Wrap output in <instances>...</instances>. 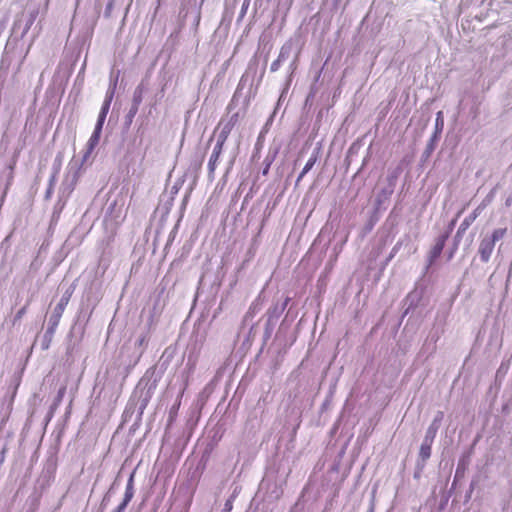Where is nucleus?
<instances>
[{"instance_id": "obj_4", "label": "nucleus", "mask_w": 512, "mask_h": 512, "mask_svg": "<svg viewBox=\"0 0 512 512\" xmlns=\"http://www.w3.org/2000/svg\"><path fill=\"white\" fill-rule=\"evenodd\" d=\"M489 203V200H484L480 205L477 206V208L474 209V211L468 215L460 224L458 227V230L454 236L453 239V249L449 255V258L453 257L454 252L458 249V246L467 231V229L471 226V224L480 216L482 211L486 208L487 204Z\"/></svg>"}, {"instance_id": "obj_7", "label": "nucleus", "mask_w": 512, "mask_h": 512, "mask_svg": "<svg viewBox=\"0 0 512 512\" xmlns=\"http://www.w3.org/2000/svg\"><path fill=\"white\" fill-rule=\"evenodd\" d=\"M120 71H114L112 70L110 73V81H109V87L105 94V99L102 104V108L110 109L111 102L114 98L115 91L118 84Z\"/></svg>"}, {"instance_id": "obj_33", "label": "nucleus", "mask_w": 512, "mask_h": 512, "mask_svg": "<svg viewBox=\"0 0 512 512\" xmlns=\"http://www.w3.org/2000/svg\"><path fill=\"white\" fill-rule=\"evenodd\" d=\"M65 393H66V386L60 387V389L58 390L57 395L55 397V401H54L55 405H58L62 401Z\"/></svg>"}, {"instance_id": "obj_8", "label": "nucleus", "mask_w": 512, "mask_h": 512, "mask_svg": "<svg viewBox=\"0 0 512 512\" xmlns=\"http://www.w3.org/2000/svg\"><path fill=\"white\" fill-rule=\"evenodd\" d=\"M494 248L495 244H493L492 241H489L486 237H483L480 240L477 252L481 262L488 263L490 261Z\"/></svg>"}, {"instance_id": "obj_36", "label": "nucleus", "mask_w": 512, "mask_h": 512, "mask_svg": "<svg viewBox=\"0 0 512 512\" xmlns=\"http://www.w3.org/2000/svg\"><path fill=\"white\" fill-rule=\"evenodd\" d=\"M465 471V462L464 460H461L459 461L458 465H457V469H456V477L460 474H463Z\"/></svg>"}, {"instance_id": "obj_44", "label": "nucleus", "mask_w": 512, "mask_h": 512, "mask_svg": "<svg viewBox=\"0 0 512 512\" xmlns=\"http://www.w3.org/2000/svg\"><path fill=\"white\" fill-rule=\"evenodd\" d=\"M269 167H270V162L267 163L266 167L263 169V174H267L268 171H269Z\"/></svg>"}, {"instance_id": "obj_25", "label": "nucleus", "mask_w": 512, "mask_h": 512, "mask_svg": "<svg viewBox=\"0 0 512 512\" xmlns=\"http://www.w3.org/2000/svg\"><path fill=\"white\" fill-rule=\"evenodd\" d=\"M439 338H440V334L438 332H431L430 335L428 336L426 342H430V343L429 344L426 343L425 345L431 344L430 354H432L435 351L436 342L439 340Z\"/></svg>"}, {"instance_id": "obj_32", "label": "nucleus", "mask_w": 512, "mask_h": 512, "mask_svg": "<svg viewBox=\"0 0 512 512\" xmlns=\"http://www.w3.org/2000/svg\"><path fill=\"white\" fill-rule=\"evenodd\" d=\"M62 164V158L57 155L52 166V172L59 174Z\"/></svg>"}, {"instance_id": "obj_14", "label": "nucleus", "mask_w": 512, "mask_h": 512, "mask_svg": "<svg viewBox=\"0 0 512 512\" xmlns=\"http://www.w3.org/2000/svg\"><path fill=\"white\" fill-rule=\"evenodd\" d=\"M318 155H319V150L318 149L314 150L313 153L311 154L309 160L305 164L304 168L298 175L296 184H298L303 179V177L313 168V166L315 165V163L318 160Z\"/></svg>"}, {"instance_id": "obj_19", "label": "nucleus", "mask_w": 512, "mask_h": 512, "mask_svg": "<svg viewBox=\"0 0 512 512\" xmlns=\"http://www.w3.org/2000/svg\"><path fill=\"white\" fill-rule=\"evenodd\" d=\"M507 232L506 228H497L494 229L490 235H486L485 237L492 241L493 244H496L497 241L501 240Z\"/></svg>"}, {"instance_id": "obj_10", "label": "nucleus", "mask_w": 512, "mask_h": 512, "mask_svg": "<svg viewBox=\"0 0 512 512\" xmlns=\"http://www.w3.org/2000/svg\"><path fill=\"white\" fill-rule=\"evenodd\" d=\"M448 238L449 232H445L436 239V242L429 253V264H432L441 255Z\"/></svg>"}, {"instance_id": "obj_24", "label": "nucleus", "mask_w": 512, "mask_h": 512, "mask_svg": "<svg viewBox=\"0 0 512 512\" xmlns=\"http://www.w3.org/2000/svg\"><path fill=\"white\" fill-rule=\"evenodd\" d=\"M224 144H225L224 142H220V141L216 140V143L214 145V148L212 150L210 158L219 160L221 153L223 151Z\"/></svg>"}, {"instance_id": "obj_18", "label": "nucleus", "mask_w": 512, "mask_h": 512, "mask_svg": "<svg viewBox=\"0 0 512 512\" xmlns=\"http://www.w3.org/2000/svg\"><path fill=\"white\" fill-rule=\"evenodd\" d=\"M431 449L432 448L420 446L418 461H417V467L420 470H422L424 468L426 461L430 458Z\"/></svg>"}, {"instance_id": "obj_38", "label": "nucleus", "mask_w": 512, "mask_h": 512, "mask_svg": "<svg viewBox=\"0 0 512 512\" xmlns=\"http://www.w3.org/2000/svg\"><path fill=\"white\" fill-rule=\"evenodd\" d=\"M57 177H58V174L57 173H54L52 172L51 176H50V179H49V186H53L55 185L56 181H57Z\"/></svg>"}, {"instance_id": "obj_23", "label": "nucleus", "mask_w": 512, "mask_h": 512, "mask_svg": "<svg viewBox=\"0 0 512 512\" xmlns=\"http://www.w3.org/2000/svg\"><path fill=\"white\" fill-rule=\"evenodd\" d=\"M68 198L69 197H62L61 194L58 195V201L55 204L54 210H53V215H52L53 219H56V218L59 217V215H60L61 211L63 210V208H64Z\"/></svg>"}, {"instance_id": "obj_26", "label": "nucleus", "mask_w": 512, "mask_h": 512, "mask_svg": "<svg viewBox=\"0 0 512 512\" xmlns=\"http://www.w3.org/2000/svg\"><path fill=\"white\" fill-rule=\"evenodd\" d=\"M30 301H31V300H30V299H28V300H27V302H26V304H25L21 309H19V310L17 311V313L15 314V316H14V318H13V321H12V324H13V325H16V323H18V322L22 319V317L26 314V312H27V308H28V306H29V304H30Z\"/></svg>"}, {"instance_id": "obj_34", "label": "nucleus", "mask_w": 512, "mask_h": 512, "mask_svg": "<svg viewBox=\"0 0 512 512\" xmlns=\"http://www.w3.org/2000/svg\"><path fill=\"white\" fill-rule=\"evenodd\" d=\"M34 20H35V17L33 15H30L29 18L26 20V24L23 29L22 36H24L28 32V30L32 26Z\"/></svg>"}, {"instance_id": "obj_47", "label": "nucleus", "mask_w": 512, "mask_h": 512, "mask_svg": "<svg viewBox=\"0 0 512 512\" xmlns=\"http://www.w3.org/2000/svg\"><path fill=\"white\" fill-rule=\"evenodd\" d=\"M9 169H10V171H12V170H13V166H12V165H10V166H9ZM10 173L12 174V172H10Z\"/></svg>"}, {"instance_id": "obj_9", "label": "nucleus", "mask_w": 512, "mask_h": 512, "mask_svg": "<svg viewBox=\"0 0 512 512\" xmlns=\"http://www.w3.org/2000/svg\"><path fill=\"white\" fill-rule=\"evenodd\" d=\"M397 180V173H392L387 176V186L381 189V191L377 195V203L381 204L383 201L387 200L394 192V187Z\"/></svg>"}, {"instance_id": "obj_6", "label": "nucleus", "mask_w": 512, "mask_h": 512, "mask_svg": "<svg viewBox=\"0 0 512 512\" xmlns=\"http://www.w3.org/2000/svg\"><path fill=\"white\" fill-rule=\"evenodd\" d=\"M293 51V43L291 40L285 42L279 52V55L276 60H274L270 66L271 72H276L279 70L281 65L290 57Z\"/></svg>"}, {"instance_id": "obj_27", "label": "nucleus", "mask_w": 512, "mask_h": 512, "mask_svg": "<svg viewBox=\"0 0 512 512\" xmlns=\"http://www.w3.org/2000/svg\"><path fill=\"white\" fill-rule=\"evenodd\" d=\"M439 134H438V131H435L429 141V143L427 144V147H426V153L427 155H429L435 148L434 146V143L439 139Z\"/></svg>"}, {"instance_id": "obj_30", "label": "nucleus", "mask_w": 512, "mask_h": 512, "mask_svg": "<svg viewBox=\"0 0 512 512\" xmlns=\"http://www.w3.org/2000/svg\"><path fill=\"white\" fill-rule=\"evenodd\" d=\"M217 163H218V160L212 159V158L209 159V162H208V175H209L210 178H214V172H215Z\"/></svg>"}, {"instance_id": "obj_22", "label": "nucleus", "mask_w": 512, "mask_h": 512, "mask_svg": "<svg viewBox=\"0 0 512 512\" xmlns=\"http://www.w3.org/2000/svg\"><path fill=\"white\" fill-rule=\"evenodd\" d=\"M100 140L98 139H94L92 137L89 138L88 142H87V148H86V151L83 155V158H82V163L86 162L91 153L93 152V150L95 149V147L98 145Z\"/></svg>"}, {"instance_id": "obj_1", "label": "nucleus", "mask_w": 512, "mask_h": 512, "mask_svg": "<svg viewBox=\"0 0 512 512\" xmlns=\"http://www.w3.org/2000/svg\"><path fill=\"white\" fill-rule=\"evenodd\" d=\"M160 379L161 374L157 371L155 366H152L146 370L144 375L137 383L134 396L137 397L136 405L141 412L144 411L150 402Z\"/></svg>"}, {"instance_id": "obj_42", "label": "nucleus", "mask_w": 512, "mask_h": 512, "mask_svg": "<svg viewBox=\"0 0 512 512\" xmlns=\"http://www.w3.org/2000/svg\"><path fill=\"white\" fill-rule=\"evenodd\" d=\"M5 453H6V447H2L1 451H0V465L4 462L5 460Z\"/></svg>"}, {"instance_id": "obj_45", "label": "nucleus", "mask_w": 512, "mask_h": 512, "mask_svg": "<svg viewBox=\"0 0 512 512\" xmlns=\"http://www.w3.org/2000/svg\"><path fill=\"white\" fill-rule=\"evenodd\" d=\"M273 121V116L270 117V119L267 121L266 126H268Z\"/></svg>"}, {"instance_id": "obj_37", "label": "nucleus", "mask_w": 512, "mask_h": 512, "mask_svg": "<svg viewBox=\"0 0 512 512\" xmlns=\"http://www.w3.org/2000/svg\"><path fill=\"white\" fill-rule=\"evenodd\" d=\"M462 213V211L458 212L456 218H454L448 225V229L446 232H449V234L451 233V231L453 230L455 224H456V221H457V218L460 216V214Z\"/></svg>"}, {"instance_id": "obj_20", "label": "nucleus", "mask_w": 512, "mask_h": 512, "mask_svg": "<svg viewBox=\"0 0 512 512\" xmlns=\"http://www.w3.org/2000/svg\"><path fill=\"white\" fill-rule=\"evenodd\" d=\"M100 140L98 139H94L92 137L89 138L88 142H87V148H86V151L83 155V158H82V163L86 162L91 153L93 152V150L95 149V147L98 145Z\"/></svg>"}, {"instance_id": "obj_17", "label": "nucleus", "mask_w": 512, "mask_h": 512, "mask_svg": "<svg viewBox=\"0 0 512 512\" xmlns=\"http://www.w3.org/2000/svg\"><path fill=\"white\" fill-rule=\"evenodd\" d=\"M150 339L149 331L142 332L135 341V347L139 349V356L145 351Z\"/></svg>"}, {"instance_id": "obj_12", "label": "nucleus", "mask_w": 512, "mask_h": 512, "mask_svg": "<svg viewBox=\"0 0 512 512\" xmlns=\"http://www.w3.org/2000/svg\"><path fill=\"white\" fill-rule=\"evenodd\" d=\"M108 112H109V109L101 107L94 131L90 137L100 140L102 128H103V125L106 120Z\"/></svg>"}, {"instance_id": "obj_39", "label": "nucleus", "mask_w": 512, "mask_h": 512, "mask_svg": "<svg viewBox=\"0 0 512 512\" xmlns=\"http://www.w3.org/2000/svg\"><path fill=\"white\" fill-rule=\"evenodd\" d=\"M297 60H298V55L295 56L294 60L289 65V69L291 70V73H293L295 71V69L297 68Z\"/></svg>"}, {"instance_id": "obj_5", "label": "nucleus", "mask_w": 512, "mask_h": 512, "mask_svg": "<svg viewBox=\"0 0 512 512\" xmlns=\"http://www.w3.org/2000/svg\"><path fill=\"white\" fill-rule=\"evenodd\" d=\"M237 122L238 113H234L228 118L221 119L217 127L215 128L214 133L210 138L209 142H211L213 138L216 137L217 141L225 143Z\"/></svg>"}, {"instance_id": "obj_11", "label": "nucleus", "mask_w": 512, "mask_h": 512, "mask_svg": "<svg viewBox=\"0 0 512 512\" xmlns=\"http://www.w3.org/2000/svg\"><path fill=\"white\" fill-rule=\"evenodd\" d=\"M147 90H148V85L144 80H142L134 89L133 96H132V103H131L132 107L139 109V107L142 103V100H143V96Z\"/></svg>"}, {"instance_id": "obj_2", "label": "nucleus", "mask_w": 512, "mask_h": 512, "mask_svg": "<svg viewBox=\"0 0 512 512\" xmlns=\"http://www.w3.org/2000/svg\"><path fill=\"white\" fill-rule=\"evenodd\" d=\"M71 297V292L66 291L57 305L54 307L48 321V327L43 335V338L41 340V348L42 350H47L50 347L53 335L55 333V330L60 322V319L63 315V312L66 308V306L69 303Z\"/></svg>"}, {"instance_id": "obj_13", "label": "nucleus", "mask_w": 512, "mask_h": 512, "mask_svg": "<svg viewBox=\"0 0 512 512\" xmlns=\"http://www.w3.org/2000/svg\"><path fill=\"white\" fill-rule=\"evenodd\" d=\"M290 297H286L284 299V301L279 304V303H276L275 305H273L272 307H270L267 311V314H268V317H269V320H272V319H277L279 318V316L284 312V310L286 309L289 301H290Z\"/></svg>"}, {"instance_id": "obj_28", "label": "nucleus", "mask_w": 512, "mask_h": 512, "mask_svg": "<svg viewBox=\"0 0 512 512\" xmlns=\"http://www.w3.org/2000/svg\"><path fill=\"white\" fill-rule=\"evenodd\" d=\"M443 118H442V112L439 111L437 113L436 121H435V131H438V134L440 135L442 129H443Z\"/></svg>"}, {"instance_id": "obj_16", "label": "nucleus", "mask_w": 512, "mask_h": 512, "mask_svg": "<svg viewBox=\"0 0 512 512\" xmlns=\"http://www.w3.org/2000/svg\"><path fill=\"white\" fill-rule=\"evenodd\" d=\"M134 496V474L132 473L127 481L126 489L122 502L128 505Z\"/></svg>"}, {"instance_id": "obj_31", "label": "nucleus", "mask_w": 512, "mask_h": 512, "mask_svg": "<svg viewBox=\"0 0 512 512\" xmlns=\"http://www.w3.org/2000/svg\"><path fill=\"white\" fill-rule=\"evenodd\" d=\"M435 436H431L430 434L425 433V437L421 446L432 448V444L434 442Z\"/></svg>"}, {"instance_id": "obj_15", "label": "nucleus", "mask_w": 512, "mask_h": 512, "mask_svg": "<svg viewBox=\"0 0 512 512\" xmlns=\"http://www.w3.org/2000/svg\"><path fill=\"white\" fill-rule=\"evenodd\" d=\"M444 419V413L442 411H437V413L434 416V419L432 420L431 424L426 430L427 434H430L431 436L437 435V432L441 426V423Z\"/></svg>"}, {"instance_id": "obj_41", "label": "nucleus", "mask_w": 512, "mask_h": 512, "mask_svg": "<svg viewBox=\"0 0 512 512\" xmlns=\"http://www.w3.org/2000/svg\"><path fill=\"white\" fill-rule=\"evenodd\" d=\"M53 189H54L53 186H49L48 185V188H47L46 193H45V198L46 199H49L51 197V195L53 193Z\"/></svg>"}, {"instance_id": "obj_21", "label": "nucleus", "mask_w": 512, "mask_h": 512, "mask_svg": "<svg viewBox=\"0 0 512 512\" xmlns=\"http://www.w3.org/2000/svg\"><path fill=\"white\" fill-rule=\"evenodd\" d=\"M100 140L98 139H94L92 137L89 138L88 142H87V148H86V151L83 155V158H82V163L86 162L91 153L93 152V150L95 149V147L98 145Z\"/></svg>"}, {"instance_id": "obj_46", "label": "nucleus", "mask_w": 512, "mask_h": 512, "mask_svg": "<svg viewBox=\"0 0 512 512\" xmlns=\"http://www.w3.org/2000/svg\"><path fill=\"white\" fill-rule=\"evenodd\" d=\"M334 1V4H338L341 0H333Z\"/></svg>"}, {"instance_id": "obj_43", "label": "nucleus", "mask_w": 512, "mask_h": 512, "mask_svg": "<svg viewBox=\"0 0 512 512\" xmlns=\"http://www.w3.org/2000/svg\"><path fill=\"white\" fill-rule=\"evenodd\" d=\"M232 509V502L230 500H228L226 503H225V506H224V512H230Z\"/></svg>"}, {"instance_id": "obj_40", "label": "nucleus", "mask_w": 512, "mask_h": 512, "mask_svg": "<svg viewBox=\"0 0 512 512\" xmlns=\"http://www.w3.org/2000/svg\"><path fill=\"white\" fill-rule=\"evenodd\" d=\"M127 505H124L123 502H121L114 510L113 512H124Z\"/></svg>"}, {"instance_id": "obj_35", "label": "nucleus", "mask_w": 512, "mask_h": 512, "mask_svg": "<svg viewBox=\"0 0 512 512\" xmlns=\"http://www.w3.org/2000/svg\"><path fill=\"white\" fill-rule=\"evenodd\" d=\"M250 5V0H244L243 4H242V7H241V11H240V18L242 19L245 14L247 13V10H248V7Z\"/></svg>"}, {"instance_id": "obj_29", "label": "nucleus", "mask_w": 512, "mask_h": 512, "mask_svg": "<svg viewBox=\"0 0 512 512\" xmlns=\"http://www.w3.org/2000/svg\"><path fill=\"white\" fill-rule=\"evenodd\" d=\"M138 111H139L138 108L130 106L129 111L125 116V120L128 124L132 123V121H133L134 117L136 116V114L138 113Z\"/></svg>"}, {"instance_id": "obj_3", "label": "nucleus", "mask_w": 512, "mask_h": 512, "mask_svg": "<svg viewBox=\"0 0 512 512\" xmlns=\"http://www.w3.org/2000/svg\"><path fill=\"white\" fill-rule=\"evenodd\" d=\"M82 164V162L74 158L68 163L64 179L59 189V194H61L62 197H69L74 191L80 178Z\"/></svg>"}]
</instances>
